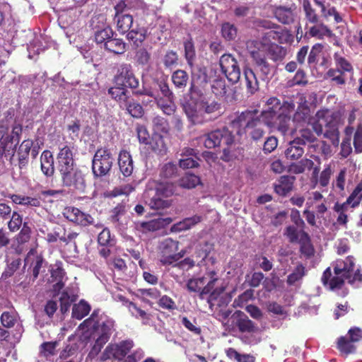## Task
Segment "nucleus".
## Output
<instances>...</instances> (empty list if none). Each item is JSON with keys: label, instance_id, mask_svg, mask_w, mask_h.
Wrapping results in <instances>:
<instances>
[{"label": "nucleus", "instance_id": "nucleus-1", "mask_svg": "<svg viewBox=\"0 0 362 362\" xmlns=\"http://www.w3.org/2000/svg\"><path fill=\"white\" fill-rule=\"evenodd\" d=\"M343 112L338 110L321 108L315 115L312 128L317 136H323L330 141L334 146L339 144V127L344 124Z\"/></svg>", "mask_w": 362, "mask_h": 362}, {"label": "nucleus", "instance_id": "nucleus-2", "mask_svg": "<svg viewBox=\"0 0 362 362\" xmlns=\"http://www.w3.org/2000/svg\"><path fill=\"white\" fill-rule=\"evenodd\" d=\"M354 267L352 257L349 256L345 260H337L334 266L335 276H332L331 268L327 267L321 277L322 284L329 286L332 291L341 288L345 280L351 278V272L353 271Z\"/></svg>", "mask_w": 362, "mask_h": 362}, {"label": "nucleus", "instance_id": "nucleus-3", "mask_svg": "<svg viewBox=\"0 0 362 362\" xmlns=\"http://www.w3.org/2000/svg\"><path fill=\"white\" fill-rule=\"evenodd\" d=\"M303 9L305 28L310 36L322 39L325 36L333 35L332 31L322 21L321 16L317 13L309 0H303Z\"/></svg>", "mask_w": 362, "mask_h": 362}, {"label": "nucleus", "instance_id": "nucleus-4", "mask_svg": "<svg viewBox=\"0 0 362 362\" xmlns=\"http://www.w3.org/2000/svg\"><path fill=\"white\" fill-rule=\"evenodd\" d=\"M115 158L110 148H98L92 159V173L95 179H101L109 176L112 170Z\"/></svg>", "mask_w": 362, "mask_h": 362}, {"label": "nucleus", "instance_id": "nucleus-5", "mask_svg": "<svg viewBox=\"0 0 362 362\" xmlns=\"http://www.w3.org/2000/svg\"><path fill=\"white\" fill-rule=\"evenodd\" d=\"M39 154V147L34 144L33 139H24L18 144L13 159L9 163L11 165L18 167L20 170L26 169L30 163V158L36 159Z\"/></svg>", "mask_w": 362, "mask_h": 362}, {"label": "nucleus", "instance_id": "nucleus-6", "mask_svg": "<svg viewBox=\"0 0 362 362\" xmlns=\"http://www.w3.org/2000/svg\"><path fill=\"white\" fill-rule=\"evenodd\" d=\"M199 139L206 148H214L217 146H224L223 151L224 154H226L229 151V147L234 142V136L232 135L227 128L224 127L204 134Z\"/></svg>", "mask_w": 362, "mask_h": 362}, {"label": "nucleus", "instance_id": "nucleus-7", "mask_svg": "<svg viewBox=\"0 0 362 362\" xmlns=\"http://www.w3.org/2000/svg\"><path fill=\"white\" fill-rule=\"evenodd\" d=\"M284 235L289 243L299 244V250L302 256L308 259L314 255L315 249L310 237L305 230H298L295 226H288L285 228Z\"/></svg>", "mask_w": 362, "mask_h": 362}, {"label": "nucleus", "instance_id": "nucleus-8", "mask_svg": "<svg viewBox=\"0 0 362 362\" xmlns=\"http://www.w3.org/2000/svg\"><path fill=\"white\" fill-rule=\"evenodd\" d=\"M23 132L21 124H16L12 126L8 136L0 141V158L5 157L10 162L13 159L14 153L19 144L21 136Z\"/></svg>", "mask_w": 362, "mask_h": 362}, {"label": "nucleus", "instance_id": "nucleus-9", "mask_svg": "<svg viewBox=\"0 0 362 362\" xmlns=\"http://www.w3.org/2000/svg\"><path fill=\"white\" fill-rule=\"evenodd\" d=\"M59 175L64 187L79 192L85 190L86 175L78 165L60 173Z\"/></svg>", "mask_w": 362, "mask_h": 362}, {"label": "nucleus", "instance_id": "nucleus-10", "mask_svg": "<svg viewBox=\"0 0 362 362\" xmlns=\"http://www.w3.org/2000/svg\"><path fill=\"white\" fill-rule=\"evenodd\" d=\"M209 76L207 74L206 67H197L191 72L189 93L192 96L201 98L206 93L209 83Z\"/></svg>", "mask_w": 362, "mask_h": 362}, {"label": "nucleus", "instance_id": "nucleus-11", "mask_svg": "<svg viewBox=\"0 0 362 362\" xmlns=\"http://www.w3.org/2000/svg\"><path fill=\"white\" fill-rule=\"evenodd\" d=\"M274 17L281 24L290 25L295 22L297 15V6L292 1H286L280 4L271 6Z\"/></svg>", "mask_w": 362, "mask_h": 362}, {"label": "nucleus", "instance_id": "nucleus-12", "mask_svg": "<svg viewBox=\"0 0 362 362\" xmlns=\"http://www.w3.org/2000/svg\"><path fill=\"white\" fill-rule=\"evenodd\" d=\"M134 345V341L131 339L123 340L118 344H110L103 352L100 361H104L111 358L122 361Z\"/></svg>", "mask_w": 362, "mask_h": 362}, {"label": "nucleus", "instance_id": "nucleus-13", "mask_svg": "<svg viewBox=\"0 0 362 362\" xmlns=\"http://www.w3.org/2000/svg\"><path fill=\"white\" fill-rule=\"evenodd\" d=\"M114 82L117 86H123L132 90L139 87V81L136 77L130 64H122L117 69L114 77Z\"/></svg>", "mask_w": 362, "mask_h": 362}, {"label": "nucleus", "instance_id": "nucleus-14", "mask_svg": "<svg viewBox=\"0 0 362 362\" xmlns=\"http://www.w3.org/2000/svg\"><path fill=\"white\" fill-rule=\"evenodd\" d=\"M219 64L221 71L229 81L235 83L239 81L240 70L236 59L231 54H222L219 60Z\"/></svg>", "mask_w": 362, "mask_h": 362}, {"label": "nucleus", "instance_id": "nucleus-15", "mask_svg": "<svg viewBox=\"0 0 362 362\" xmlns=\"http://www.w3.org/2000/svg\"><path fill=\"white\" fill-rule=\"evenodd\" d=\"M63 215L69 221L82 227L94 224V218L90 214L74 206L66 207L64 209Z\"/></svg>", "mask_w": 362, "mask_h": 362}, {"label": "nucleus", "instance_id": "nucleus-16", "mask_svg": "<svg viewBox=\"0 0 362 362\" xmlns=\"http://www.w3.org/2000/svg\"><path fill=\"white\" fill-rule=\"evenodd\" d=\"M179 242L172 238L165 239L160 245V262L163 266L175 263V252L178 251Z\"/></svg>", "mask_w": 362, "mask_h": 362}, {"label": "nucleus", "instance_id": "nucleus-17", "mask_svg": "<svg viewBox=\"0 0 362 362\" xmlns=\"http://www.w3.org/2000/svg\"><path fill=\"white\" fill-rule=\"evenodd\" d=\"M74 156V152L71 146L64 145L59 148L56 157L57 170L59 173L77 165Z\"/></svg>", "mask_w": 362, "mask_h": 362}, {"label": "nucleus", "instance_id": "nucleus-18", "mask_svg": "<svg viewBox=\"0 0 362 362\" xmlns=\"http://www.w3.org/2000/svg\"><path fill=\"white\" fill-rule=\"evenodd\" d=\"M49 282L53 283L52 291L54 295H58L64 287V281L66 279V272L62 267L61 262H56L49 270Z\"/></svg>", "mask_w": 362, "mask_h": 362}, {"label": "nucleus", "instance_id": "nucleus-19", "mask_svg": "<svg viewBox=\"0 0 362 362\" xmlns=\"http://www.w3.org/2000/svg\"><path fill=\"white\" fill-rule=\"evenodd\" d=\"M231 134L235 132L240 137V141L242 137L247 139V129L249 127V110H245L240 115L235 116L230 122Z\"/></svg>", "mask_w": 362, "mask_h": 362}, {"label": "nucleus", "instance_id": "nucleus-20", "mask_svg": "<svg viewBox=\"0 0 362 362\" xmlns=\"http://www.w3.org/2000/svg\"><path fill=\"white\" fill-rule=\"evenodd\" d=\"M252 45L253 49L250 51V56L258 66L267 68L268 64L266 58L269 47V43L266 42L262 38L260 40L252 41Z\"/></svg>", "mask_w": 362, "mask_h": 362}, {"label": "nucleus", "instance_id": "nucleus-21", "mask_svg": "<svg viewBox=\"0 0 362 362\" xmlns=\"http://www.w3.org/2000/svg\"><path fill=\"white\" fill-rule=\"evenodd\" d=\"M203 279L204 280V286L199 294V298L204 299L205 296L209 294L208 302L210 303L216 294V289H214V286L219 281V278L216 272L210 270L206 272L203 276Z\"/></svg>", "mask_w": 362, "mask_h": 362}, {"label": "nucleus", "instance_id": "nucleus-22", "mask_svg": "<svg viewBox=\"0 0 362 362\" xmlns=\"http://www.w3.org/2000/svg\"><path fill=\"white\" fill-rule=\"evenodd\" d=\"M296 177L291 175H281L274 184V190L278 195L285 197L291 193L294 188Z\"/></svg>", "mask_w": 362, "mask_h": 362}, {"label": "nucleus", "instance_id": "nucleus-23", "mask_svg": "<svg viewBox=\"0 0 362 362\" xmlns=\"http://www.w3.org/2000/svg\"><path fill=\"white\" fill-rule=\"evenodd\" d=\"M198 105L199 103L188 101L184 103L182 106L185 113L192 125L201 124L204 122V117L201 112L202 110H198Z\"/></svg>", "mask_w": 362, "mask_h": 362}, {"label": "nucleus", "instance_id": "nucleus-24", "mask_svg": "<svg viewBox=\"0 0 362 362\" xmlns=\"http://www.w3.org/2000/svg\"><path fill=\"white\" fill-rule=\"evenodd\" d=\"M173 219L168 218H158L151 220L149 221L141 222L138 224V227L143 233L155 232L164 228L165 226L172 223Z\"/></svg>", "mask_w": 362, "mask_h": 362}, {"label": "nucleus", "instance_id": "nucleus-25", "mask_svg": "<svg viewBox=\"0 0 362 362\" xmlns=\"http://www.w3.org/2000/svg\"><path fill=\"white\" fill-rule=\"evenodd\" d=\"M304 143L300 139H294L290 141L284 151L287 159L296 160L301 158L304 153Z\"/></svg>", "mask_w": 362, "mask_h": 362}, {"label": "nucleus", "instance_id": "nucleus-26", "mask_svg": "<svg viewBox=\"0 0 362 362\" xmlns=\"http://www.w3.org/2000/svg\"><path fill=\"white\" fill-rule=\"evenodd\" d=\"M173 199L168 197L165 198L158 195L157 193L151 192L146 200V204L151 209L163 210L169 209L173 205Z\"/></svg>", "mask_w": 362, "mask_h": 362}, {"label": "nucleus", "instance_id": "nucleus-27", "mask_svg": "<svg viewBox=\"0 0 362 362\" xmlns=\"http://www.w3.org/2000/svg\"><path fill=\"white\" fill-rule=\"evenodd\" d=\"M44 259L42 256L39 255H28L25 259L24 268L30 264L28 273L33 276V281H35L38 277Z\"/></svg>", "mask_w": 362, "mask_h": 362}, {"label": "nucleus", "instance_id": "nucleus-28", "mask_svg": "<svg viewBox=\"0 0 362 362\" xmlns=\"http://www.w3.org/2000/svg\"><path fill=\"white\" fill-rule=\"evenodd\" d=\"M118 165L120 172L124 177L130 176L134 170L132 156L126 150H122L118 156Z\"/></svg>", "mask_w": 362, "mask_h": 362}, {"label": "nucleus", "instance_id": "nucleus-29", "mask_svg": "<svg viewBox=\"0 0 362 362\" xmlns=\"http://www.w3.org/2000/svg\"><path fill=\"white\" fill-rule=\"evenodd\" d=\"M151 192L157 193L163 197L171 199L177 194V185L175 182L156 181L154 188Z\"/></svg>", "mask_w": 362, "mask_h": 362}, {"label": "nucleus", "instance_id": "nucleus-30", "mask_svg": "<svg viewBox=\"0 0 362 362\" xmlns=\"http://www.w3.org/2000/svg\"><path fill=\"white\" fill-rule=\"evenodd\" d=\"M119 107L134 118H141L144 114L143 106L132 97Z\"/></svg>", "mask_w": 362, "mask_h": 362}, {"label": "nucleus", "instance_id": "nucleus-31", "mask_svg": "<svg viewBox=\"0 0 362 362\" xmlns=\"http://www.w3.org/2000/svg\"><path fill=\"white\" fill-rule=\"evenodd\" d=\"M41 170L46 177H52L54 174V157L52 153L45 150L40 157Z\"/></svg>", "mask_w": 362, "mask_h": 362}, {"label": "nucleus", "instance_id": "nucleus-32", "mask_svg": "<svg viewBox=\"0 0 362 362\" xmlns=\"http://www.w3.org/2000/svg\"><path fill=\"white\" fill-rule=\"evenodd\" d=\"M108 94L122 106L131 97L127 88L123 86H115L108 89Z\"/></svg>", "mask_w": 362, "mask_h": 362}, {"label": "nucleus", "instance_id": "nucleus-33", "mask_svg": "<svg viewBox=\"0 0 362 362\" xmlns=\"http://www.w3.org/2000/svg\"><path fill=\"white\" fill-rule=\"evenodd\" d=\"M348 172L346 168H341L332 183L333 191L342 197L345 195V185Z\"/></svg>", "mask_w": 362, "mask_h": 362}, {"label": "nucleus", "instance_id": "nucleus-34", "mask_svg": "<svg viewBox=\"0 0 362 362\" xmlns=\"http://www.w3.org/2000/svg\"><path fill=\"white\" fill-rule=\"evenodd\" d=\"M147 37V29L136 28L127 33V39L136 47H140Z\"/></svg>", "mask_w": 362, "mask_h": 362}, {"label": "nucleus", "instance_id": "nucleus-35", "mask_svg": "<svg viewBox=\"0 0 362 362\" xmlns=\"http://www.w3.org/2000/svg\"><path fill=\"white\" fill-rule=\"evenodd\" d=\"M269 122L272 123L277 130L284 135L289 131L291 122V117L283 113L276 115L274 119H269Z\"/></svg>", "mask_w": 362, "mask_h": 362}, {"label": "nucleus", "instance_id": "nucleus-36", "mask_svg": "<svg viewBox=\"0 0 362 362\" xmlns=\"http://www.w3.org/2000/svg\"><path fill=\"white\" fill-rule=\"evenodd\" d=\"M148 148L158 154H165L167 151V146L163 136L161 134L155 132L152 135V137L148 144Z\"/></svg>", "mask_w": 362, "mask_h": 362}, {"label": "nucleus", "instance_id": "nucleus-37", "mask_svg": "<svg viewBox=\"0 0 362 362\" xmlns=\"http://www.w3.org/2000/svg\"><path fill=\"white\" fill-rule=\"evenodd\" d=\"M155 103L158 107L166 115H173L176 110L175 98H162L159 95L155 98Z\"/></svg>", "mask_w": 362, "mask_h": 362}, {"label": "nucleus", "instance_id": "nucleus-38", "mask_svg": "<svg viewBox=\"0 0 362 362\" xmlns=\"http://www.w3.org/2000/svg\"><path fill=\"white\" fill-rule=\"evenodd\" d=\"M114 21L116 23L117 30L121 35H124L131 30L130 28L133 24V16L132 14L119 16L117 18H114Z\"/></svg>", "mask_w": 362, "mask_h": 362}, {"label": "nucleus", "instance_id": "nucleus-39", "mask_svg": "<svg viewBox=\"0 0 362 362\" xmlns=\"http://www.w3.org/2000/svg\"><path fill=\"white\" fill-rule=\"evenodd\" d=\"M104 48L114 54H122L127 51V44L122 39L112 37L108 41H106Z\"/></svg>", "mask_w": 362, "mask_h": 362}, {"label": "nucleus", "instance_id": "nucleus-40", "mask_svg": "<svg viewBox=\"0 0 362 362\" xmlns=\"http://www.w3.org/2000/svg\"><path fill=\"white\" fill-rule=\"evenodd\" d=\"M171 81L177 89H185L189 81V74L185 70L177 69L173 72Z\"/></svg>", "mask_w": 362, "mask_h": 362}, {"label": "nucleus", "instance_id": "nucleus-41", "mask_svg": "<svg viewBox=\"0 0 362 362\" xmlns=\"http://www.w3.org/2000/svg\"><path fill=\"white\" fill-rule=\"evenodd\" d=\"M267 109L264 110L262 114L269 119H274L281 109L280 100L275 97L270 98L267 102Z\"/></svg>", "mask_w": 362, "mask_h": 362}, {"label": "nucleus", "instance_id": "nucleus-42", "mask_svg": "<svg viewBox=\"0 0 362 362\" xmlns=\"http://www.w3.org/2000/svg\"><path fill=\"white\" fill-rule=\"evenodd\" d=\"M337 349L343 354L349 355L354 354L356 351V346L349 337H340L337 340Z\"/></svg>", "mask_w": 362, "mask_h": 362}, {"label": "nucleus", "instance_id": "nucleus-43", "mask_svg": "<svg viewBox=\"0 0 362 362\" xmlns=\"http://www.w3.org/2000/svg\"><path fill=\"white\" fill-rule=\"evenodd\" d=\"M267 56L274 62L282 61L286 54L287 50L285 47L277 45L276 43H269Z\"/></svg>", "mask_w": 362, "mask_h": 362}, {"label": "nucleus", "instance_id": "nucleus-44", "mask_svg": "<svg viewBox=\"0 0 362 362\" xmlns=\"http://www.w3.org/2000/svg\"><path fill=\"white\" fill-rule=\"evenodd\" d=\"M233 321L242 332L249 331V319L242 310H236L232 315Z\"/></svg>", "mask_w": 362, "mask_h": 362}, {"label": "nucleus", "instance_id": "nucleus-45", "mask_svg": "<svg viewBox=\"0 0 362 362\" xmlns=\"http://www.w3.org/2000/svg\"><path fill=\"white\" fill-rule=\"evenodd\" d=\"M347 204H351V209L358 207L362 202V181L357 183L349 197Z\"/></svg>", "mask_w": 362, "mask_h": 362}, {"label": "nucleus", "instance_id": "nucleus-46", "mask_svg": "<svg viewBox=\"0 0 362 362\" xmlns=\"http://www.w3.org/2000/svg\"><path fill=\"white\" fill-rule=\"evenodd\" d=\"M90 311V305L87 302L82 300L78 304L74 305L71 314L72 317L77 320H81L88 315Z\"/></svg>", "mask_w": 362, "mask_h": 362}, {"label": "nucleus", "instance_id": "nucleus-47", "mask_svg": "<svg viewBox=\"0 0 362 362\" xmlns=\"http://www.w3.org/2000/svg\"><path fill=\"white\" fill-rule=\"evenodd\" d=\"M179 57L177 52L170 49L166 51L161 59L165 69L172 70L178 64Z\"/></svg>", "mask_w": 362, "mask_h": 362}, {"label": "nucleus", "instance_id": "nucleus-48", "mask_svg": "<svg viewBox=\"0 0 362 362\" xmlns=\"http://www.w3.org/2000/svg\"><path fill=\"white\" fill-rule=\"evenodd\" d=\"M114 328V321L112 320H107L101 324L98 323V327L95 332H98L99 336L103 339L109 341L110 336L112 333Z\"/></svg>", "mask_w": 362, "mask_h": 362}, {"label": "nucleus", "instance_id": "nucleus-49", "mask_svg": "<svg viewBox=\"0 0 362 362\" xmlns=\"http://www.w3.org/2000/svg\"><path fill=\"white\" fill-rule=\"evenodd\" d=\"M0 322L4 327L12 328L18 322V314L13 311L3 312L0 316Z\"/></svg>", "mask_w": 362, "mask_h": 362}, {"label": "nucleus", "instance_id": "nucleus-50", "mask_svg": "<svg viewBox=\"0 0 362 362\" xmlns=\"http://www.w3.org/2000/svg\"><path fill=\"white\" fill-rule=\"evenodd\" d=\"M285 37L286 33L283 30L279 31L276 29H272L265 33L262 38L267 43H272V41L274 40L281 44L286 42Z\"/></svg>", "mask_w": 362, "mask_h": 362}, {"label": "nucleus", "instance_id": "nucleus-51", "mask_svg": "<svg viewBox=\"0 0 362 362\" xmlns=\"http://www.w3.org/2000/svg\"><path fill=\"white\" fill-rule=\"evenodd\" d=\"M21 265L20 258H13L8 261L6 268L1 274V278L6 279L12 276Z\"/></svg>", "mask_w": 362, "mask_h": 362}, {"label": "nucleus", "instance_id": "nucleus-52", "mask_svg": "<svg viewBox=\"0 0 362 362\" xmlns=\"http://www.w3.org/2000/svg\"><path fill=\"white\" fill-rule=\"evenodd\" d=\"M177 167L172 162H168L162 165L159 175L161 178L169 179L177 175Z\"/></svg>", "mask_w": 362, "mask_h": 362}, {"label": "nucleus", "instance_id": "nucleus-53", "mask_svg": "<svg viewBox=\"0 0 362 362\" xmlns=\"http://www.w3.org/2000/svg\"><path fill=\"white\" fill-rule=\"evenodd\" d=\"M152 125L153 130L156 133L161 132L168 134L169 132L170 128L168 120L160 115H157L153 118Z\"/></svg>", "mask_w": 362, "mask_h": 362}, {"label": "nucleus", "instance_id": "nucleus-54", "mask_svg": "<svg viewBox=\"0 0 362 362\" xmlns=\"http://www.w3.org/2000/svg\"><path fill=\"white\" fill-rule=\"evenodd\" d=\"M184 48L185 57L187 61V63L190 67H192L196 57V52L194 45L192 39L186 40L184 42Z\"/></svg>", "mask_w": 362, "mask_h": 362}, {"label": "nucleus", "instance_id": "nucleus-55", "mask_svg": "<svg viewBox=\"0 0 362 362\" xmlns=\"http://www.w3.org/2000/svg\"><path fill=\"white\" fill-rule=\"evenodd\" d=\"M23 217L17 211H13L10 216V220L8 221V228L12 232L18 231L23 225Z\"/></svg>", "mask_w": 362, "mask_h": 362}, {"label": "nucleus", "instance_id": "nucleus-56", "mask_svg": "<svg viewBox=\"0 0 362 362\" xmlns=\"http://www.w3.org/2000/svg\"><path fill=\"white\" fill-rule=\"evenodd\" d=\"M334 59L337 68L339 69L344 74L346 72L353 71V66L351 63L340 54L335 53L334 55Z\"/></svg>", "mask_w": 362, "mask_h": 362}, {"label": "nucleus", "instance_id": "nucleus-57", "mask_svg": "<svg viewBox=\"0 0 362 362\" xmlns=\"http://www.w3.org/2000/svg\"><path fill=\"white\" fill-rule=\"evenodd\" d=\"M114 32L112 30L107 27L102 30H98L95 33V41L97 44H104L105 47L106 41H108L112 37H113Z\"/></svg>", "mask_w": 362, "mask_h": 362}, {"label": "nucleus", "instance_id": "nucleus-58", "mask_svg": "<svg viewBox=\"0 0 362 362\" xmlns=\"http://www.w3.org/2000/svg\"><path fill=\"white\" fill-rule=\"evenodd\" d=\"M233 305L235 308L243 309L249 313V290L239 295L234 300Z\"/></svg>", "mask_w": 362, "mask_h": 362}, {"label": "nucleus", "instance_id": "nucleus-59", "mask_svg": "<svg viewBox=\"0 0 362 362\" xmlns=\"http://www.w3.org/2000/svg\"><path fill=\"white\" fill-rule=\"evenodd\" d=\"M199 107L200 110L204 111L206 114H212L221 109V104L213 100L211 102L201 100L199 102Z\"/></svg>", "mask_w": 362, "mask_h": 362}, {"label": "nucleus", "instance_id": "nucleus-60", "mask_svg": "<svg viewBox=\"0 0 362 362\" xmlns=\"http://www.w3.org/2000/svg\"><path fill=\"white\" fill-rule=\"evenodd\" d=\"M204 286V280L203 276L189 279L187 282V290L190 292L199 293V295Z\"/></svg>", "mask_w": 362, "mask_h": 362}, {"label": "nucleus", "instance_id": "nucleus-61", "mask_svg": "<svg viewBox=\"0 0 362 362\" xmlns=\"http://www.w3.org/2000/svg\"><path fill=\"white\" fill-rule=\"evenodd\" d=\"M221 35L227 41L233 40L237 35V29L233 24L224 23L221 26Z\"/></svg>", "mask_w": 362, "mask_h": 362}, {"label": "nucleus", "instance_id": "nucleus-62", "mask_svg": "<svg viewBox=\"0 0 362 362\" xmlns=\"http://www.w3.org/2000/svg\"><path fill=\"white\" fill-rule=\"evenodd\" d=\"M305 275V267L300 264L296 267L291 274L287 276V284L290 286L293 285L296 281L300 280Z\"/></svg>", "mask_w": 362, "mask_h": 362}, {"label": "nucleus", "instance_id": "nucleus-63", "mask_svg": "<svg viewBox=\"0 0 362 362\" xmlns=\"http://www.w3.org/2000/svg\"><path fill=\"white\" fill-rule=\"evenodd\" d=\"M98 243L100 246H113L114 239L111 238L110 230L107 228H103L98 235Z\"/></svg>", "mask_w": 362, "mask_h": 362}, {"label": "nucleus", "instance_id": "nucleus-64", "mask_svg": "<svg viewBox=\"0 0 362 362\" xmlns=\"http://www.w3.org/2000/svg\"><path fill=\"white\" fill-rule=\"evenodd\" d=\"M353 145L356 153H362V123L356 126L353 139Z\"/></svg>", "mask_w": 362, "mask_h": 362}]
</instances>
